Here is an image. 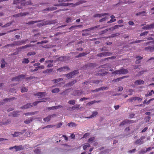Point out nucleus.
Segmentation results:
<instances>
[{
  "label": "nucleus",
  "instance_id": "obj_10",
  "mask_svg": "<svg viewBox=\"0 0 154 154\" xmlns=\"http://www.w3.org/2000/svg\"><path fill=\"white\" fill-rule=\"evenodd\" d=\"M46 94L45 92H38L34 94V95L38 97V98H42Z\"/></svg>",
  "mask_w": 154,
  "mask_h": 154
},
{
  "label": "nucleus",
  "instance_id": "obj_35",
  "mask_svg": "<svg viewBox=\"0 0 154 154\" xmlns=\"http://www.w3.org/2000/svg\"><path fill=\"white\" fill-rule=\"evenodd\" d=\"M87 54V53H81L79 54L78 55L75 56L76 58H78L79 57H81L84 56Z\"/></svg>",
  "mask_w": 154,
  "mask_h": 154
},
{
  "label": "nucleus",
  "instance_id": "obj_4",
  "mask_svg": "<svg viewBox=\"0 0 154 154\" xmlns=\"http://www.w3.org/2000/svg\"><path fill=\"white\" fill-rule=\"evenodd\" d=\"M26 75L22 74L17 76L13 78L12 79V81H19L25 78L26 77Z\"/></svg>",
  "mask_w": 154,
  "mask_h": 154
},
{
  "label": "nucleus",
  "instance_id": "obj_45",
  "mask_svg": "<svg viewBox=\"0 0 154 154\" xmlns=\"http://www.w3.org/2000/svg\"><path fill=\"white\" fill-rule=\"evenodd\" d=\"M77 82L76 80H73L72 82H69L68 84V85L72 86L74 84H75Z\"/></svg>",
  "mask_w": 154,
  "mask_h": 154
},
{
  "label": "nucleus",
  "instance_id": "obj_43",
  "mask_svg": "<svg viewBox=\"0 0 154 154\" xmlns=\"http://www.w3.org/2000/svg\"><path fill=\"white\" fill-rule=\"evenodd\" d=\"M36 113V112H28L25 113V115L26 116H31L35 114Z\"/></svg>",
  "mask_w": 154,
  "mask_h": 154
},
{
  "label": "nucleus",
  "instance_id": "obj_22",
  "mask_svg": "<svg viewBox=\"0 0 154 154\" xmlns=\"http://www.w3.org/2000/svg\"><path fill=\"white\" fill-rule=\"evenodd\" d=\"M108 89V87H102L101 88H99L94 90L93 91H98L100 90H107Z\"/></svg>",
  "mask_w": 154,
  "mask_h": 154
},
{
  "label": "nucleus",
  "instance_id": "obj_50",
  "mask_svg": "<svg viewBox=\"0 0 154 154\" xmlns=\"http://www.w3.org/2000/svg\"><path fill=\"white\" fill-rule=\"evenodd\" d=\"M112 73L113 75L114 74H120V71H119V70H115L114 71L112 72Z\"/></svg>",
  "mask_w": 154,
  "mask_h": 154
},
{
  "label": "nucleus",
  "instance_id": "obj_32",
  "mask_svg": "<svg viewBox=\"0 0 154 154\" xmlns=\"http://www.w3.org/2000/svg\"><path fill=\"white\" fill-rule=\"evenodd\" d=\"M63 80V79L62 78H59L55 79H54L52 80V81L54 82V83H56L58 82H60Z\"/></svg>",
  "mask_w": 154,
  "mask_h": 154
},
{
  "label": "nucleus",
  "instance_id": "obj_3",
  "mask_svg": "<svg viewBox=\"0 0 154 154\" xmlns=\"http://www.w3.org/2000/svg\"><path fill=\"white\" fill-rule=\"evenodd\" d=\"M78 72H79L78 70H75L67 74H66V75L68 79H69L74 77L75 75Z\"/></svg>",
  "mask_w": 154,
  "mask_h": 154
},
{
  "label": "nucleus",
  "instance_id": "obj_9",
  "mask_svg": "<svg viewBox=\"0 0 154 154\" xmlns=\"http://www.w3.org/2000/svg\"><path fill=\"white\" fill-rule=\"evenodd\" d=\"M29 14V13L28 12H24L23 13H21L15 15H13V17H18L26 16Z\"/></svg>",
  "mask_w": 154,
  "mask_h": 154
},
{
  "label": "nucleus",
  "instance_id": "obj_19",
  "mask_svg": "<svg viewBox=\"0 0 154 154\" xmlns=\"http://www.w3.org/2000/svg\"><path fill=\"white\" fill-rule=\"evenodd\" d=\"M69 69L68 66H63V67L57 69V71L60 72L62 71H65L66 70H69Z\"/></svg>",
  "mask_w": 154,
  "mask_h": 154
},
{
  "label": "nucleus",
  "instance_id": "obj_44",
  "mask_svg": "<svg viewBox=\"0 0 154 154\" xmlns=\"http://www.w3.org/2000/svg\"><path fill=\"white\" fill-rule=\"evenodd\" d=\"M80 105L79 104H76L75 105L73 106L72 107V109L74 110L76 109L79 108L80 107Z\"/></svg>",
  "mask_w": 154,
  "mask_h": 154
},
{
  "label": "nucleus",
  "instance_id": "obj_5",
  "mask_svg": "<svg viewBox=\"0 0 154 154\" xmlns=\"http://www.w3.org/2000/svg\"><path fill=\"white\" fill-rule=\"evenodd\" d=\"M53 23V21L47 20L42 23L38 24L37 26L38 27H40L45 26L46 25L50 24Z\"/></svg>",
  "mask_w": 154,
  "mask_h": 154
},
{
  "label": "nucleus",
  "instance_id": "obj_7",
  "mask_svg": "<svg viewBox=\"0 0 154 154\" xmlns=\"http://www.w3.org/2000/svg\"><path fill=\"white\" fill-rule=\"evenodd\" d=\"M137 100L139 101H141L142 100V99L140 97H135L129 98L128 99V101L131 102L134 101H135Z\"/></svg>",
  "mask_w": 154,
  "mask_h": 154
},
{
  "label": "nucleus",
  "instance_id": "obj_64",
  "mask_svg": "<svg viewBox=\"0 0 154 154\" xmlns=\"http://www.w3.org/2000/svg\"><path fill=\"white\" fill-rule=\"evenodd\" d=\"M148 33V31H146L141 33L140 35V36H141L143 35H147Z\"/></svg>",
  "mask_w": 154,
  "mask_h": 154
},
{
  "label": "nucleus",
  "instance_id": "obj_14",
  "mask_svg": "<svg viewBox=\"0 0 154 154\" xmlns=\"http://www.w3.org/2000/svg\"><path fill=\"white\" fill-rule=\"evenodd\" d=\"M144 49L146 51H148L150 52L154 51V45L146 47Z\"/></svg>",
  "mask_w": 154,
  "mask_h": 154
},
{
  "label": "nucleus",
  "instance_id": "obj_8",
  "mask_svg": "<svg viewBox=\"0 0 154 154\" xmlns=\"http://www.w3.org/2000/svg\"><path fill=\"white\" fill-rule=\"evenodd\" d=\"M57 115L55 114H54L52 115H49L46 117L44 118L43 120L45 122H48L50 120L51 118H54Z\"/></svg>",
  "mask_w": 154,
  "mask_h": 154
},
{
  "label": "nucleus",
  "instance_id": "obj_41",
  "mask_svg": "<svg viewBox=\"0 0 154 154\" xmlns=\"http://www.w3.org/2000/svg\"><path fill=\"white\" fill-rule=\"evenodd\" d=\"M86 2V1H85L84 0H80V1H79V2L76 3H75V5H78L80 4H83V3H85Z\"/></svg>",
  "mask_w": 154,
  "mask_h": 154
},
{
  "label": "nucleus",
  "instance_id": "obj_33",
  "mask_svg": "<svg viewBox=\"0 0 154 154\" xmlns=\"http://www.w3.org/2000/svg\"><path fill=\"white\" fill-rule=\"evenodd\" d=\"M146 12L145 11H143L142 12H140L138 13H137L136 14V15L137 16H138L139 15H141V16H145L146 15L143 14L146 13Z\"/></svg>",
  "mask_w": 154,
  "mask_h": 154
},
{
  "label": "nucleus",
  "instance_id": "obj_23",
  "mask_svg": "<svg viewBox=\"0 0 154 154\" xmlns=\"http://www.w3.org/2000/svg\"><path fill=\"white\" fill-rule=\"evenodd\" d=\"M120 74H125L128 73V70L127 69H119Z\"/></svg>",
  "mask_w": 154,
  "mask_h": 154
},
{
  "label": "nucleus",
  "instance_id": "obj_17",
  "mask_svg": "<svg viewBox=\"0 0 154 154\" xmlns=\"http://www.w3.org/2000/svg\"><path fill=\"white\" fill-rule=\"evenodd\" d=\"M71 5V4L67 3H62L60 4H56L54 5L55 6H66L69 5Z\"/></svg>",
  "mask_w": 154,
  "mask_h": 154
},
{
  "label": "nucleus",
  "instance_id": "obj_60",
  "mask_svg": "<svg viewBox=\"0 0 154 154\" xmlns=\"http://www.w3.org/2000/svg\"><path fill=\"white\" fill-rule=\"evenodd\" d=\"M35 52H29L27 55L28 56H31L32 55H35Z\"/></svg>",
  "mask_w": 154,
  "mask_h": 154
},
{
  "label": "nucleus",
  "instance_id": "obj_15",
  "mask_svg": "<svg viewBox=\"0 0 154 154\" xmlns=\"http://www.w3.org/2000/svg\"><path fill=\"white\" fill-rule=\"evenodd\" d=\"M154 28V23H152L149 25H146L143 26L142 28L146 29H150Z\"/></svg>",
  "mask_w": 154,
  "mask_h": 154
},
{
  "label": "nucleus",
  "instance_id": "obj_18",
  "mask_svg": "<svg viewBox=\"0 0 154 154\" xmlns=\"http://www.w3.org/2000/svg\"><path fill=\"white\" fill-rule=\"evenodd\" d=\"M15 99V98L14 97H13L12 98L4 99L2 101H1L0 102V105H3L4 104V103L3 102H8V101H9L10 100H14Z\"/></svg>",
  "mask_w": 154,
  "mask_h": 154
},
{
  "label": "nucleus",
  "instance_id": "obj_47",
  "mask_svg": "<svg viewBox=\"0 0 154 154\" xmlns=\"http://www.w3.org/2000/svg\"><path fill=\"white\" fill-rule=\"evenodd\" d=\"M53 71V69H47L46 70L43 71V73H49L51 72H52Z\"/></svg>",
  "mask_w": 154,
  "mask_h": 154
},
{
  "label": "nucleus",
  "instance_id": "obj_51",
  "mask_svg": "<svg viewBox=\"0 0 154 154\" xmlns=\"http://www.w3.org/2000/svg\"><path fill=\"white\" fill-rule=\"evenodd\" d=\"M95 139V138L94 137H92L90 138L88 140V142L89 143H91V142L94 141Z\"/></svg>",
  "mask_w": 154,
  "mask_h": 154
},
{
  "label": "nucleus",
  "instance_id": "obj_53",
  "mask_svg": "<svg viewBox=\"0 0 154 154\" xmlns=\"http://www.w3.org/2000/svg\"><path fill=\"white\" fill-rule=\"evenodd\" d=\"M19 135V132H15L14 134H12L13 136L14 137L18 136Z\"/></svg>",
  "mask_w": 154,
  "mask_h": 154
},
{
  "label": "nucleus",
  "instance_id": "obj_39",
  "mask_svg": "<svg viewBox=\"0 0 154 154\" xmlns=\"http://www.w3.org/2000/svg\"><path fill=\"white\" fill-rule=\"evenodd\" d=\"M110 66V65H109V64L106 63L104 65H102L100 67L103 68H107Z\"/></svg>",
  "mask_w": 154,
  "mask_h": 154
},
{
  "label": "nucleus",
  "instance_id": "obj_46",
  "mask_svg": "<svg viewBox=\"0 0 154 154\" xmlns=\"http://www.w3.org/2000/svg\"><path fill=\"white\" fill-rule=\"evenodd\" d=\"M60 91V89L59 88H55L52 90V92L53 93H57Z\"/></svg>",
  "mask_w": 154,
  "mask_h": 154
},
{
  "label": "nucleus",
  "instance_id": "obj_13",
  "mask_svg": "<svg viewBox=\"0 0 154 154\" xmlns=\"http://www.w3.org/2000/svg\"><path fill=\"white\" fill-rule=\"evenodd\" d=\"M83 93L82 91L80 90H76L73 91L72 94L75 96H79Z\"/></svg>",
  "mask_w": 154,
  "mask_h": 154
},
{
  "label": "nucleus",
  "instance_id": "obj_61",
  "mask_svg": "<svg viewBox=\"0 0 154 154\" xmlns=\"http://www.w3.org/2000/svg\"><path fill=\"white\" fill-rule=\"evenodd\" d=\"M28 47H29V46L28 45H26L24 46L20 47L19 48V49H25V48H26Z\"/></svg>",
  "mask_w": 154,
  "mask_h": 154
},
{
  "label": "nucleus",
  "instance_id": "obj_63",
  "mask_svg": "<svg viewBox=\"0 0 154 154\" xmlns=\"http://www.w3.org/2000/svg\"><path fill=\"white\" fill-rule=\"evenodd\" d=\"M105 56H111L112 54V53L108 52H105Z\"/></svg>",
  "mask_w": 154,
  "mask_h": 154
},
{
  "label": "nucleus",
  "instance_id": "obj_36",
  "mask_svg": "<svg viewBox=\"0 0 154 154\" xmlns=\"http://www.w3.org/2000/svg\"><path fill=\"white\" fill-rule=\"evenodd\" d=\"M34 152L35 154H41V151L38 148L35 149Z\"/></svg>",
  "mask_w": 154,
  "mask_h": 154
},
{
  "label": "nucleus",
  "instance_id": "obj_37",
  "mask_svg": "<svg viewBox=\"0 0 154 154\" xmlns=\"http://www.w3.org/2000/svg\"><path fill=\"white\" fill-rule=\"evenodd\" d=\"M90 146V145L88 143H85L83 146V148L84 150H85L88 148Z\"/></svg>",
  "mask_w": 154,
  "mask_h": 154
},
{
  "label": "nucleus",
  "instance_id": "obj_38",
  "mask_svg": "<svg viewBox=\"0 0 154 154\" xmlns=\"http://www.w3.org/2000/svg\"><path fill=\"white\" fill-rule=\"evenodd\" d=\"M152 93L154 94V91L152 90L151 91L148 93L147 94H146L145 96L146 97H148L149 96H151L152 95Z\"/></svg>",
  "mask_w": 154,
  "mask_h": 154
},
{
  "label": "nucleus",
  "instance_id": "obj_11",
  "mask_svg": "<svg viewBox=\"0 0 154 154\" xmlns=\"http://www.w3.org/2000/svg\"><path fill=\"white\" fill-rule=\"evenodd\" d=\"M28 41V39H26L25 40H22L20 41H16L15 42L16 46H19L23 44H25L26 42Z\"/></svg>",
  "mask_w": 154,
  "mask_h": 154
},
{
  "label": "nucleus",
  "instance_id": "obj_52",
  "mask_svg": "<svg viewBox=\"0 0 154 154\" xmlns=\"http://www.w3.org/2000/svg\"><path fill=\"white\" fill-rule=\"evenodd\" d=\"M75 100H70L68 102V103L70 104L74 105L75 104Z\"/></svg>",
  "mask_w": 154,
  "mask_h": 154
},
{
  "label": "nucleus",
  "instance_id": "obj_40",
  "mask_svg": "<svg viewBox=\"0 0 154 154\" xmlns=\"http://www.w3.org/2000/svg\"><path fill=\"white\" fill-rule=\"evenodd\" d=\"M97 56L99 57H102L105 56L104 52L100 53L97 54Z\"/></svg>",
  "mask_w": 154,
  "mask_h": 154
},
{
  "label": "nucleus",
  "instance_id": "obj_49",
  "mask_svg": "<svg viewBox=\"0 0 154 154\" xmlns=\"http://www.w3.org/2000/svg\"><path fill=\"white\" fill-rule=\"evenodd\" d=\"M28 89L27 88L25 87L23 88L21 90V92L22 93L26 92L27 91Z\"/></svg>",
  "mask_w": 154,
  "mask_h": 154
},
{
  "label": "nucleus",
  "instance_id": "obj_6",
  "mask_svg": "<svg viewBox=\"0 0 154 154\" xmlns=\"http://www.w3.org/2000/svg\"><path fill=\"white\" fill-rule=\"evenodd\" d=\"M97 66L96 64L95 63H88L85 65L83 67L84 69H87L90 68H92Z\"/></svg>",
  "mask_w": 154,
  "mask_h": 154
},
{
  "label": "nucleus",
  "instance_id": "obj_30",
  "mask_svg": "<svg viewBox=\"0 0 154 154\" xmlns=\"http://www.w3.org/2000/svg\"><path fill=\"white\" fill-rule=\"evenodd\" d=\"M144 82L143 80H137L134 82L135 84H137L138 85H141L143 84Z\"/></svg>",
  "mask_w": 154,
  "mask_h": 154
},
{
  "label": "nucleus",
  "instance_id": "obj_55",
  "mask_svg": "<svg viewBox=\"0 0 154 154\" xmlns=\"http://www.w3.org/2000/svg\"><path fill=\"white\" fill-rule=\"evenodd\" d=\"M48 41L47 40L42 41L40 42H38L37 43V44L38 45L39 44H42L44 43H46L48 42Z\"/></svg>",
  "mask_w": 154,
  "mask_h": 154
},
{
  "label": "nucleus",
  "instance_id": "obj_16",
  "mask_svg": "<svg viewBox=\"0 0 154 154\" xmlns=\"http://www.w3.org/2000/svg\"><path fill=\"white\" fill-rule=\"evenodd\" d=\"M14 147L16 151L23 150L24 149V147L22 145L15 146H14Z\"/></svg>",
  "mask_w": 154,
  "mask_h": 154
},
{
  "label": "nucleus",
  "instance_id": "obj_57",
  "mask_svg": "<svg viewBox=\"0 0 154 154\" xmlns=\"http://www.w3.org/2000/svg\"><path fill=\"white\" fill-rule=\"evenodd\" d=\"M16 46V45H15V43L14 42V43L9 44H8V45H5V47H8L9 46L13 47V46Z\"/></svg>",
  "mask_w": 154,
  "mask_h": 154
},
{
  "label": "nucleus",
  "instance_id": "obj_42",
  "mask_svg": "<svg viewBox=\"0 0 154 154\" xmlns=\"http://www.w3.org/2000/svg\"><path fill=\"white\" fill-rule=\"evenodd\" d=\"M13 23V21H11L10 23H8L6 24H5L4 25L2 26V27H7L9 26H10Z\"/></svg>",
  "mask_w": 154,
  "mask_h": 154
},
{
  "label": "nucleus",
  "instance_id": "obj_31",
  "mask_svg": "<svg viewBox=\"0 0 154 154\" xmlns=\"http://www.w3.org/2000/svg\"><path fill=\"white\" fill-rule=\"evenodd\" d=\"M127 77V76H123L122 77H120V78H119L116 79H115L113 80V81H114L115 82H119V81H120L122 79H124L125 78H126Z\"/></svg>",
  "mask_w": 154,
  "mask_h": 154
},
{
  "label": "nucleus",
  "instance_id": "obj_62",
  "mask_svg": "<svg viewBox=\"0 0 154 154\" xmlns=\"http://www.w3.org/2000/svg\"><path fill=\"white\" fill-rule=\"evenodd\" d=\"M90 134V133H85L83 136V138H86Z\"/></svg>",
  "mask_w": 154,
  "mask_h": 154
},
{
  "label": "nucleus",
  "instance_id": "obj_27",
  "mask_svg": "<svg viewBox=\"0 0 154 154\" xmlns=\"http://www.w3.org/2000/svg\"><path fill=\"white\" fill-rule=\"evenodd\" d=\"M33 119L32 117H31L28 118L27 120L25 121L24 122L26 124H28L31 122Z\"/></svg>",
  "mask_w": 154,
  "mask_h": 154
},
{
  "label": "nucleus",
  "instance_id": "obj_59",
  "mask_svg": "<svg viewBox=\"0 0 154 154\" xmlns=\"http://www.w3.org/2000/svg\"><path fill=\"white\" fill-rule=\"evenodd\" d=\"M29 62V60L28 59L24 58L22 61L23 63H27Z\"/></svg>",
  "mask_w": 154,
  "mask_h": 154
},
{
  "label": "nucleus",
  "instance_id": "obj_29",
  "mask_svg": "<svg viewBox=\"0 0 154 154\" xmlns=\"http://www.w3.org/2000/svg\"><path fill=\"white\" fill-rule=\"evenodd\" d=\"M101 101L100 100L96 101L94 100L88 103L87 104L89 106H91L95 103H97Z\"/></svg>",
  "mask_w": 154,
  "mask_h": 154
},
{
  "label": "nucleus",
  "instance_id": "obj_26",
  "mask_svg": "<svg viewBox=\"0 0 154 154\" xmlns=\"http://www.w3.org/2000/svg\"><path fill=\"white\" fill-rule=\"evenodd\" d=\"M97 112L96 111L92 113V114L91 115V116H90L88 117H86V118L89 119L91 118H92L93 117L96 116L97 115Z\"/></svg>",
  "mask_w": 154,
  "mask_h": 154
},
{
  "label": "nucleus",
  "instance_id": "obj_28",
  "mask_svg": "<svg viewBox=\"0 0 154 154\" xmlns=\"http://www.w3.org/2000/svg\"><path fill=\"white\" fill-rule=\"evenodd\" d=\"M19 112L17 111L13 112L10 113V116H12L14 117H17L18 115V114Z\"/></svg>",
  "mask_w": 154,
  "mask_h": 154
},
{
  "label": "nucleus",
  "instance_id": "obj_34",
  "mask_svg": "<svg viewBox=\"0 0 154 154\" xmlns=\"http://www.w3.org/2000/svg\"><path fill=\"white\" fill-rule=\"evenodd\" d=\"M41 20H36V21H30V22H29L27 23L26 24H28V25H32V24H34V23H38L39 22H41Z\"/></svg>",
  "mask_w": 154,
  "mask_h": 154
},
{
  "label": "nucleus",
  "instance_id": "obj_58",
  "mask_svg": "<svg viewBox=\"0 0 154 154\" xmlns=\"http://www.w3.org/2000/svg\"><path fill=\"white\" fill-rule=\"evenodd\" d=\"M153 100H154V98H152V99H150L147 102H146V100H145L144 101V103H146V104H148L150 103V101H153Z\"/></svg>",
  "mask_w": 154,
  "mask_h": 154
},
{
  "label": "nucleus",
  "instance_id": "obj_1",
  "mask_svg": "<svg viewBox=\"0 0 154 154\" xmlns=\"http://www.w3.org/2000/svg\"><path fill=\"white\" fill-rule=\"evenodd\" d=\"M26 4L25 0H14L13 2V4H16L18 9L22 8Z\"/></svg>",
  "mask_w": 154,
  "mask_h": 154
},
{
  "label": "nucleus",
  "instance_id": "obj_2",
  "mask_svg": "<svg viewBox=\"0 0 154 154\" xmlns=\"http://www.w3.org/2000/svg\"><path fill=\"white\" fill-rule=\"evenodd\" d=\"M145 138L144 136H141L140 139L136 140L134 142V143L136 145H140L143 144L144 143L143 140Z\"/></svg>",
  "mask_w": 154,
  "mask_h": 154
},
{
  "label": "nucleus",
  "instance_id": "obj_54",
  "mask_svg": "<svg viewBox=\"0 0 154 154\" xmlns=\"http://www.w3.org/2000/svg\"><path fill=\"white\" fill-rule=\"evenodd\" d=\"M150 119V117L149 116H146L145 118V120L146 122H149Z\"/></svg>",
  "mask_w": 154,
  "mask_h": 154
},
{
  "label": "nucleus",
  "instance_id": "obj_21",
  "mask_svg": "<svg viewBox=\"0 0 154 154\" xmlns=\"http://www.w3.org/2000/svg\"><path fill=\"white\" fill-rule=\"evenodd\" d=\"M108 13H103V14H95L94 16L93 17H100L102 16H104L106 15H108Z\"/></svg>",
  "mask_w": 154,
  "mask_h": 154
},
{
  "label": "nucleus",
  "instance_id": "obj_12",
  "mask_svg": "<svg viewBox=\"0 0 154 154\" xmlns=\"http://www.w3.org/2000/svg\"><path fill=\"white\" fill-rule=\"evenodd\" d=\"M134 123V121L133 120H129L128 119H126L125 120L122 121L119 125V126L124 125L126 124H131Z\"/></svg>",
  "mask_w": 154,
  "mask_h": 154
},
{
  "label": "nucleus",
  "instance_id": "obj_20",
  "mask_svg": "<svg viewBox=\"0 0 154 154\" xmlns=\"http://www.w3.org/2000/svg\"><path fill=\"white\" fill-rule=\"evenodd\" d=\"M32 107V104L31 103H29L27 104H26L24 105L22 107H21V108L22 109H27L28 108L30 107Z\"/></svg>",
  "mask_w": 154,
  "mask_h": 154
},
{
  "label": "nucleus",
  "instance_id": "obj_25",
  "mask_svg": "<svg viewBox=\"0 0 154 154\" xmlns=\"http://www.w3.org/2000/svg\"><path fill=\"white\" fill-rule=\"evenodd\" d=\"M67 125L69 127H76L77 126V124L74 122H71L68 123Z\"/></svg>",
  "mask_w": 154,
  "mask_h": 154
},
{
  "label": "nucleus",
  "instance_id": "obj_48",
  "mask_svg": "<svg viewBox=\"0 0 154 154\" xmlns=\"http://www.w3.org/2000/svg\"><path fill=\"white\" fill-rule=\"evenodd\" d=\"M82 25H76V26H72L70 27L69 28V29H71L72 28H75L76 27H82Z\"/></svg>",
  "mask_w": 154,
  "mask_h": 154
},
{
  "label": "nucleus",
  "instance_id": "obj_24",
  "mask_svg": "<svg viewBox=\"0 0 154 154\" xmlns=\"http://www.w3.org/2000/svg\"><path fill=\"white\" fill-rule=\"evenodd\" d=\"M111 19L109 21L107 22L108 23H110L116 21V19H115V17L113 15H112L110 16Z\"/></svg>",
  "mask_w": 154,
  "mask_h": 154
},
{
  "label": "nucleus",
  "instance_id": "obj_56",
  "mask_svg": "<svg viewBox=\"0 0 154 154\" xmlns=\"http://www.w3.org/2000/svg\"><path fill=\"white\" fill-rule=\"evenodd\" d=\"M42 102H45V101L41 100V101H36V102H34L33 103V104H32V105L33 104L34 106H36L38 104V103H39Z\"/></svg>",
  "mask_w": 154,
  "mask_h": 154
}]
</instances>
